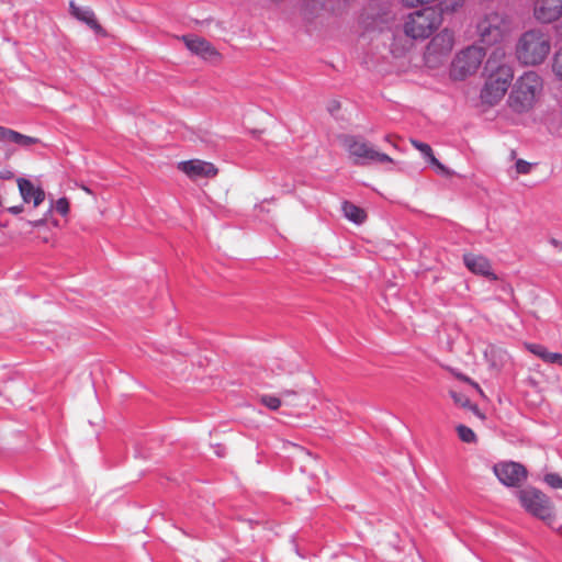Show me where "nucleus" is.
Here are the masks:
<instances>
[{
  "mask_svg": "<svg viewBox=\"0 0 562 562\" xmlns=\"http://www.w3.org/2000/svg\"><path fill=\"white\" fill-rule=\"evenodd\" d=\"M504 56V50L497 47L485 63L484 70L487 72V78L480 98L488 105H494L502 100L514 78L512 66L502 59Z\"/></svg>",
  "mask_w": 562,
  "mask_h": 562,
  "instance_id": "nucleus-1",
  "label": "nucleus"
},
{
  "mask_svg": "<svg viewBox=\"0 0 562 562\" xmlns=\"http://www.w3.org/2000/svg\"><path fill=\"white\" fill-rule=\"evenodd\" d=\"M543 89L541 76L529 70L524 72L513 86L507 103L516 113H526L531 110Z\"/></svg>",
  "mask_w": 562,
  "mask_h": 562,
  "instance_id": "nucleus-2",
  "label": "nucleus"
},
{
  "mask_svg": "<svg viewBox=\"0 0 562 562\" xmlns=\"http://www.w3.org/2000/svg\"><path fill=\"white\" fill-rule=\"evenodd\" d=\"M551 49L550 36L541 30L522 33L516 44V57L526 66L542 64Z\"/></svg>",
  "mask_w": 562,
  "mask_h": 562,
  "instance_id": "nucleus-3",
  "label": "nucleus"
},
{
  "mask_svg": "<svg viewBox=\"0 0 562 562\" xmlns=\"http://www.w3.org/2000/svg\"><path fill=\"white\" fill-rule=\"evenodd\" d=\"M516 497L529 515L555 529L554 505L547 494L537 487L527 486L516 491Z\"/></svg>",
  "mask_w": 562,
  "mask_h": 562,
  "instance_id": "nucleus-4",
  "label": "nucleus"
},
{
  "mask_svg": "<svg viewBox=\"0 0 562 562\" xmlns=\"http://www.w3.org/2000/svg\"><path fill=\"white\" fill-rule=\"evenodd\" d=\"M442 23V9L424 7L409 13L403 31L411 40L428 38Z\"/></svg>",
  "mask_w": 562,
  "mask_h": 562,
  "instance_id": "nucleus-5",
  "label": "nucleus"
},
{
  "mask_svg": "<svg viewBox=\"0 0 562 562\" xmlns=\"http://www.w3.org/2000/svg\"><path fill=\"white\" fill-rule=\"evenodd\" d=\"M344 145L356 166L393 162L387 154L374 149L363 137L348 135L344 138Z\"/></svg>",
  "mask_w": 562,
  "mask_h": 562,
  "instance_id": "nucleus-6",
  "label": "nucleus"
},
{
  "mask_svg": "<svg viewBox=\"0 0 562 562\" xmlns=\"http://www.w3.org/2000/svg\"><path fill=\"white\" fill-rule=\"evenodd\" d=\"M476 31L482 44L493 46L507 36L510 31V21L504 14L491 12L477 22Z\"/></svg>",
  "mask_w": 562,
  "mask_h": 562,
  "instance_id": "nucleus-7",
  "label": "nucleus"
},
{
  "mask_svg": "<svg viewBox=\"0 0 562 562\" xmlns=\"http://www.w3.org/2000/svg\"><path fill=\"white\" fill-rule=\"evenodd\" d=\"M485 53L476 46H469L461 50L452 61L451 76L453 79L463 80L474 74L481 66Z\"/></svg>",
  "mask_w": 562,
  "mask_h": 562,
  "instance_id": "nucleus-8",
  "label": "nucleus"
},
{
  "mask_svg": "<svg viewBox=\"0 0 562 562\" xmlns=\"http://www.w3.org/2000/svg\"><path fill=\"white\" fill-rule=\"evenodd\" d=\"M454 43L453 32L443 29L437 35H435L424 53V59L427 65L435 67L442 61L443 57H447L452 50Z\"/></svg>",
  "mask_w": 562,
  "mask_h": 562,
  "instance_id": "nucleus-9",
  "label": "nucleus"
},
{
  "mask_svg": "<svg viewBox=\"0 0 562 562\" xmlns=\"http://www.w3.org/2000/svg\"><path fill=\"white\" fill-rule=\"evenodd\" d=\"M493 472L499 482L508 487H518L528 475L527 469L515 461L499 462L493 467Z\"/></svg>",
  "mask_w": 562,
  "mask_h": 562,
  "instance_id": "nucleus-10",
  "label": "nucleus"
},
{
  "mask_svg": "<svg viewBox=\"0 0 562 562\" xmlns=\"http://www.w3.org/2000/svg\"><path fill=\"white\" fill-rule=\"evenodd\" d=\"M533 16L541 23H552L562 16V0H535Z\"/></svg>",
  "mask_w": 562,
  "mask_h": 562,
  "instance_id": "nucleus-11",
  "label": "nucleus"
},
{
  "mask_svg": "<svg viewBox=\"0 0 562 562\" xmlns=\"http://www.w3.org/2000/svg\"><path fill=\"white\" fill-rule=\"evenodd\" d=\"M179 169L191 179L213 178L217 175V168L209 161L191 159L179 162Z\"/></svg>",
  "mask_w": 562,
  "mask_h": 562,
  "instance_id": "nucleus-12",
  "label": "nucleus"
},
{
  "mask_svg": "<svg viewBox=\"0 0 562 562\" xmlns=\"http://www.w3.org/2000/svg\"><path fill=\"white\" fill-rule=\"evenodd\" d=\"M182 40L191 53L200 56L204 60L213 61L220 58V53L205 38L195 35H184Z\"/></svg>",
  "mask_w": 562,
  "mask_h": 562,
  "instance_id": "nucleus-13",
  "label": "nucleus"
},
{
  "mask_svg": "<svg viewBox=\"0 0 562 562\" xmlns=\"http://www.w3.org/2000/svg\"><path fill=\"white\" fill-rule=\"evenodd\" d=\"M463 262L471 272L485 277L488 280H497V276L493 272L491 262L486 257L474 254H464Z\"/></svg>",
  "mask_w": 562,
  "mask_h": 562,
  "instance_id": "nucleus-14",
  "label": "nucleus"
},
{
  "mask_svg": "<svg viewBox=\"0 0 562 562\" xmlns=\"http://www.w3.org/2000/svg\"><path fill=\"white\" fill-rule=\"evenodd\" d=\"M40 143L41 140L36 137L24 135L18 131L0 125V144L2 145L14 144L20 148L29 149Z\"/></svg>",
  "mask_w": 562,
  "mask_h": 562,
  "instance_id": "nucleus-15",
  "label": "nucleus"
},
{
  "mask_svg": "<svg viewBox=\"0 0 562 562\" xmlns=\"http://www.w3.org/2000/svg\"><path fill=\"white\" fill-rule=\"evenodd\" d=\"M69 10H70V14L74 18H76L80 22L87 24L91 30L94 31L95 34L103 36V37L106 36L105 30L99 24L92 9H90L88 7H86V8L78 7L75 3V1H70Z\"/></svg>",
  "mask_w": 562,
  "mask_h": 562,
  "instance_id": "nucleus-16",
  "label": "nucleus"
},
{
  "mask_svg": "<svg viewBox=\"0 0 562 562\" xmlns=\"http://www.w3.org/2000/svg\"><path fill=\"white\" fill-rule=\"evenodd\" d=\"M18 187L20 194L25 203L33 201L34 207L38 206L45 200V192L40 187H35L29 179L19 178Z\"/></svg>",
  "mask_w": 562,
  "mask_h": 562,
  "instance_id": "nucleus-17",
  "label": "nucleus"
},
{
  "mask_svg": "<svg viewBox=\"0 0 562 562\" xmlns=\"http://www.w3.org/2000/svg\"><path fill=\"white\" fill-rule=\"evenodd\" d=\"M341 211L347 220L358 225L362 224L367 218L366 211L349 201L341 203Z\"/></svg>",
  "mask_w": 562,
  "mask_h": 562,
  "instance_id": "nucleus-18",
  "label": "nucleus"
},
{
  "mask_svg": "<svg viewBox=\"0 0 562 562\" xmlns=\"http://www.w3.org/2000/svg\"><path fill=\"white\" fill-rule=\"evenodd\" d=\"M411 143L416 149H418L422 153L425 159L429 160L431 164L440 165L438 159L435 157L431 147L427 143L417 139H412Z\"/></svg>",
  "mask_w": 562,
  "mask_h": 562,
  "instance_id": "nucleus-19",
  "label": "nucleus"
},
{
  "mask_svg": "<svg viewBox=\"0 0 562 562\" xmlns=\"http://www.w3.org/2000/svg\"><path fill=\"white\" fill-rule=\"evenodd\" d=\"M449 394L457 405L464 408H469L473 412H477V405L472 404L470 398L465 394L457 391H450Z\"/></svg>",
  "mask_w": 562,
  "mask_h": 562,
  "instance_id": "nucleus-20",
  "label": "nucleus"
},
{
  "mask_svg": "<svg viewBox=\"0 0 562 562\" xmlns=\"http://www.w3.org/2000/svg\"><path fill=\"white\" fill-rule=\"evenodd\" d=\"M457 432L461 441L472 443L476 441L475 432L465 425H458Z\"/></svg>",
  "mask_w": 562,
  "mask_h": 562,
  "instance_id": "nucleus-21",
  "label": "nucleus"
},
{
  "mask_svg": "<svg viewBox=\"0 0 562 562\" xmlns=\"http://www.w3.org/2000/svg\"><path fill=\"white\" fill-rule=\"evenodd\" d=\"M52 213H53V201L50 202V205L43 217H41L38 220L29 221V224L32 227H40V226L46 225L48 223H52L54 226H58L57 220H50Z\"/></svg>",
  "mask_w": 562,
  "mask_h": 562,
  "instance_id": "nucleus-22",
  "label": "nucleus"
},
{
  "mask_svg": "<svg viewBox=\"0 0 562 562\" xmlns=\"http://www.w3.org/2000/svg\"><path fill=\"white\" fill-rule=\"evenodd\" d=\"M260 401L269 409L277 411L281 406L283 400L282 397H278L274 395H263L261 396Z\"/></svg>",
  "mask_w": 562,
  "mask_h": 562,
  "instance_id": "nucleus-23",
  "label": "nucleus"
},
{
  "mask_svg": "<svg viewBox=\"0 0 562 562\" xmlns=\"http://www.w3.org/2000/svg\"><path fill=\"white\" fill-rule=\"evenodd\" d=\"M543 482L551 488H562V477L558 473L551 472L544 474Z\"/></svg>",
  "mask_w": 562,
  "mask_h": 562,
  "instance_id": "nucleus-24",
  "label": "nucleus"
},
{
  "mask_svg": "<svg viewBox=\"0 0 562 562\" xmlns=\"http://www.w3.org/2000/svg\"><path fill=\"white\" fill-rule=\"evenodd\" d=\"M552 71L559 79H562V46L553 56Z\"/></svg>",
  "mask_w": 562,
  "mask_h": 562,
  "instance_id": "nucleus-25",
  "label": "nucleus"
},
{
  "mask_svg": "<svg viewBox=\"0 0 562 562\" xmlns=\"http://www.w3.org/2000/svg\"><path fill=\"white\" fill-rule=\"evenodd\" d=\"M528 349L530 350V352H532L533 355L538 356L544 362L548 361V357L547 356L550 355V351H548V349L543 345L530 344L528 346Z\"/></svg>",
  "mask_w": 562,
  "mask_h": 562,
  "instance_id": "nucleus-26",
  "label": "nucleus"
},
{
  "mask_svg": "<svg viewBox=\"0 0 562 562\" xmlns=\"http://www.w3.org/2000/svg\"><path fill=\"white\" fill-rule=\"evenodd\" d=\"M53 209L56 210L60 215L66 216L69 213V201L67 198H59L55 204L53 203Z\"/></svg>",
  "mask_w": 562,
  "mask_h": 562,
  "instance_id": "nucleus-27",
  "label": "nucleus"
},
{
  "mask_svg": "<svg viewBox=\"0 0 562 562\" xmlns=\"http://www.w3.org/2000/svg\"><path fill=\"white\" fill-rule=\"evenodd\" d=\"M302 393V390H283L281 392V397L285 404H292L290 401L291 396H295Z\"/></svg>",
  "mask_w": 562,
  "mask_h": 562,
  "instance_id": "nucleus-28",
  "label": "nucleus"
},
{
  "mask_svg": "<svg viewBox=\"0 0 562 562\" xmlns=\"http://www.w3.org/2000/svg\"><path fill=\"white\" fill-rule=\"evenodd\" d=\"M531 165L522 159L517 160L516 169L519 173H528L530 171Z\"/></svg>",
  "mask_w": 562,
  "mask_h": 562,
  "instance_id": "nucleus-29",
  "label": "nucleus"
},
{
  "mask_svg": "<svg viewBox=\"0 0 562 562\" xmlns=\"http://www.w3.org/2000/svg\"><path fill=\"white\" fill-rule=\"evenodd\" d=\"M435 0H402V2L404 3V5L406 7H409V8H414V7H417V5H425V4H429L431 2H434Z\"/></svg>",
  "mask_w": 562,
  "mask_h": 562,
  "instance_id": "nucleus-30",
  "label": "nucleus"
},
{
  "mask_svg": "<svg viewBox=\"0 0 562 562\" xmlns=\"http://www.w3.org/2000/svg\"><path fill=\"white\" fill-rule=\"evenodd\" d=\"M548 357L547 363H557L562 367V353L560 352H550Z\"/></svg>",
  "mask_w": 562,
  "mask_h": 562,
  "instance_id": "nucleus-31",
  "label": "nucleus"
},
{
  "mask_svg": "<svg viewBox=\"0 0 562 562\" xmlns=\"http://www.w3.org/2000/svg\"><path fill=\"white\" fill-rule=\"evenodd\" d=\"M23 211H24L23 204L14 205V206H11L8 209V212L13 215H18V214L22 213Z\"/></svg>",
  "mask_w": 562,
  "mask_h": 562,
  "instance_id": "nucleus-32",
  "label": "nucleus"
},
{
  "mask_svg": "<svg viewBox=\"0 0 562 562\" xmlns=\"http://www.w3.org/2000/svg\"><path fill=\"white\" fill-rule=\"evenodd\" d=\"M12 177H13V173L10 170H4V171L0 172V179L8 180V179H11Z\"/></svg>",
  "mask_w": 562,
  "mask_h": 562,
  "instance_id": "nucleus-33",
  "label": "nucleus"
},
{
  "mask_svg": "<svg viewBox=\"0 0 562 562\" xmlns=\"http://www.w3.org/2000/svg\"><path fill=\"white\" fill-rule=\"evenodd\" d=\"M550 244L553 245L554 247H562V244L555 238H551Z\"/></svg>",
  "mask_w": 562,
  "mask_h": 562,
  "instance_id": "nucleus-34",
  "label": "nucleus"
},
{
  "mask_svg": "<svg viewBox=\"0 0 562 562\" xmlns=\"http://www.w3.org/2000/svg\"><path fill=\"white\" fill-rule=\"evenodd\" d=\"M459 378L462 379L463 381L470 382V379L465 375L460 374Z\"/></svg>",
  "mask_w": 562,
  "mask_h": 562,
  "instance_id": "nucleus-35",
  "label": "nucleus"
},
{
  "mask_svg": "<svg viewBox=\"0 0 562 562\" xmlns=\"http://www.w3.org/2000/svg\"><path fill=\"white\" fill-rule=\"evenodd\" d=\"M216 454H217L218 457H223L222 450H217V451H216Z\"/></svg>",
  "mask_w": 562,
  "mask_h": 562,
  "instance_id": "nucleus-36",
  "label": "nucleus"
},
{
  "mask_svg": "<svg viewBox=\"0 0 562 562\" xmlns=\"http://www.w3.org/2000/svg\"><path fill=\"white\" fill-rule=\"evenodd\" d=\"M384 140H385V142H391V140H390V135H386V136L384 137Z\"/></svg>",
  "mask_w": 562,
  "mask_h": 562,
  "instance_id": "nucleus-37",
  "label": "nucleus"
},
{
  "mask_svg": "<svg viewBox=\"0 0 562 562\" xmlns=\"http://www.w3.org/2000/svg\"><path fill=\"white\" fill-rule=\"evenodd\" d=\"M557 529H558L559 532L562 533V525L559 528H557Z\"/></svg>",
  "mask_w": 562,
  "mask_h": 562,
  "instance_id": "nucleus-38",
  "label": "nucleus"
}]
</instances>
